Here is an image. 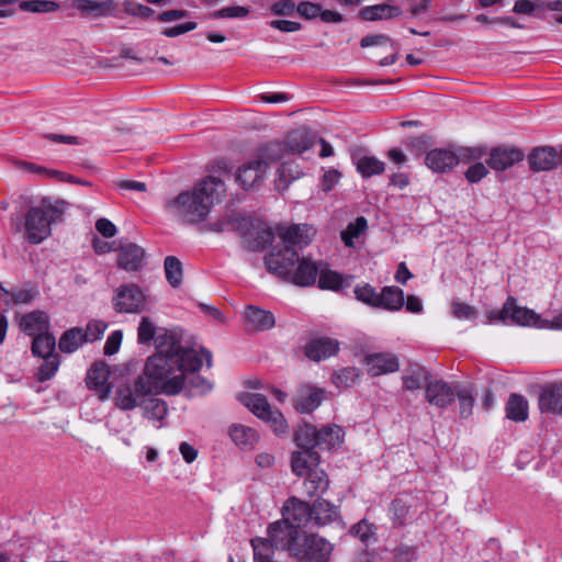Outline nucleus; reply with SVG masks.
I'll list each match as a JSON object with an SVG mask.
<instances>
[{
    "instance_id": "obj_1",
    "label": "nucleus",
    "mask_w": 562,
    "mask_h": 562,
    "mask_svg": "<svg viewBox=\"0 0 562 562\" xmlns=\"http://www.w3.org/2000/svg\"><path fill=\"white\" fill-rule=\"evenodd\" d=\"M157 352L147 358L142 376L155 393L177 395L184 389L186 373L200 371L203 359L212 366V353L205 348L198 353L182 344L179 329H161L156 338Z\"/></svg>"
},
{
    "instance_id": "obj_5",
    "label": "nucleus",
    "mask_w": 562,
    "mask_h": 562,
    "mask_svg": "<svg viewBox=\"0 0 562 562\" xmlns=\"http://www.w3.org/2000/svg\"><path fill=\"white\" fill-rule=\"evenodd\" d=\"M291 530L283 521H273L267 528V538L255 537L250 540L254 562H272L276 551H284L290 557Z\"/></svg>"
},
{
    "instance_id": "obj_48",
    "label": "nucleus",
    "mask_w": 562,
    "mask_h": 562,
    "mask_svg": "<svg viewBox=\"0 0 562 562\" xmlns=\"http://www.w3.org/2000/svg\"><path fill=\"white\" fill-rule=\"evenodd\" d=\"M142 407L144 416L151 420L161 422L168 413L166 402L160 398L146 396Z\"/></svg>"
},
{
    "instance_id": "obj_41",
    "label": "nucleus",
    "mask_w": 562,
    "mask_h": 562,
    "mask_svg": "<svg viewBox=\"0 0 562 562\" xmlns=\"http://www.w3.org/2000/svg\"><path fill=\"white\" fill-rule=\"evenodd\" d=\"M86 342L83 328L72 327L64 331L59 338L58 347L64 353H72Z\"/></svg>"
},
{
    "instance_id": "obj_64",
    "label": "nucleus",
    "mask_w": 562,
    "mask_h": 562,
    "mask_svg": "<svg viewBox=\"0 0 562 562\" xmlns=\"http://www.w3.org/2000/svg\"><path fill=\"white\" fill-rule=\"evenodd\" d=\"M394 552L397 562H412L417 559V549L412 544L401 543L395 548Z\"/></svg>"
},
{
    "instance_id": "obj_15",
    "label": "nucleus",
    "mask_w": 562,
    "mask_h": 562,
    "mask_svg": "<svg viewBox=\"0 0 562 562\" xmlns=\"http://www.w3.org/2000/svg\"><path fill=\"white\" fill-rule=\"evenodd\" d=\"M117 251V267L127 272L139 271L144 265L145 250L135 243H120Z\"/></svg>"
},
{
    "instance_id": "obj_36",
    "label": "nucleus",
    "mask_w": 562,
    "mask_h": 562,
    "mask_svg": "<svg viewBox=\"0 0 562 562\" xmlns=\"http://www.w3.org/2000/svg\"><path fill=\"white\" fill-rule=\"evenodd\" d=\"M402 13L401 8L386 3L364 7L360 11L361 19L366 21H378L383 19H392Z\"/></svg>"
},
{
    "instance_id": "obj_11",
    "label": "nucleus",
    "mask_w": 562,
    "mask_h": 562,
    "mask_svg": "<svg viewBox=\"0 0 562 562\" xmlns=\"http://www.w3.org/2000/svg\"><path fill=\"white\" fill-rule=\"evenodd\" d=\"M237 231L248 243L251 250H262L272 244L273 233L271 228L259 221H251L247 217H240Z\"/></svg>"
},
{
    "instance_id": "obj_23",
    "label": "nucleus",
    "mask_w": 562,
    "mask_h": 562,
    "mask_svg": "<svg viewBox=\"0 0 562 562\" xmlns=\"http://www.w3.org/2000/svg\"><path fill=\"white\" fill-rule=\"evenodd\" d=\"M276 324L274 315L255 305L247 306L245 311V326L248 331H263Z\"/></svg>"
},
{
    "instance_id": "obj_2",
    "label": "nucleus",
    "mask_w": 562,
    "mask_h": 562,
    "mask_svg": "<svg viewBox=\"0 0 562 562\" xmlns=\"http://www.w3.org/2000/svg\"><path fill=\"white\" fill-rule=\"evenodd\" d=\"M225 191V183L220 178L209 176L192 192H181L168 203V207L184 222L200 223L206 218L213 204L221 202Z\"/></svg>"
},
{
    "instance_id": "obj_3",
    "label": "nucleus",
    "mask_w": 562,
    "mask_h": 562,
    "mask_svg": "<svg viewBox=\"0 0 562 562\" xmlns=\"http://www.w3.org/2000/svg\"><path fill=\"white\" fill-rule=\"evenodd\" d=\"M267 270L282 280L299 286L315 284L323 262L300 258L295 249H278L265 256Z\"/></svg>"
},
{
    "instance_id": "obj_52",
    "label": "nucleus",
    "mask_w": 562,
    "mask_h": 562,
    "mask_svg": "<svg viewBox=\"0 0 562 562\" xmlns=\"http://www.w3.org/2000/svg\"><path fill=\"white\" fill-rule=\"evenodd\" d=\"M359 379V370L355 367H346L331 375V381L337 387H350Z\"/></svg>"
},
{
    "instance_id": "obj_10",
    "label": "nucleus",
    "mask_w": 562,
    "mask_h": 562,
    "mask_svg": "<svg viewBox=\"0 0 562 562\" xmlns=\"http://www.w3.org/2000/svg\"><path fill=\"white\" fill-rule=\"evenodd\" d=\"M312 520V505L296 497H291L283 505L282 518L278 521H283L289 530L294 531L292 537L295 540L302 533L301 528L306 527Z\"/></svg>"
},
{
    "instance_id": "obj_19",
    "label": "nucleus",
    "mask_w": 562,
    "mask_h": 562,
    "mask_svg": "<svg viewBox=\"0 0 562 562\" xmlns=\"http://www.w3.org/2000/svg\"><path fill=\"white\" fill-rule=\"evenodd\" d=\"M368 373L372 376L393 373L400 369L398 358L390 352H374L364 357Z\"/></svg>"
},
{
    "instance_id": "obj_61",
    "label": "nucleus",
    "mask_w": 562,
    "mask_h": 562,
    "mask_svg": "<svg viewBox=\"0 0 562 562\" xmlns=\"http://www.w3.org/2000/svg\"><path fill=\"white\" fill-rule=\"evenodd\" d=\"M472 162L473 164L464 172V176L468 182L476 183L487 176L488 170L480 160H474Z\"/></svg>"
},
{
    "instance_id": "obj_44",
    "label": "nucleus",
    "mask_w": 562,
    "mask_h": 562,
    "mask_svg": "<svg viewBox=\"0 0 562 562\" xmlns=\"http://www.w3.org/2000/svg\"><path fill=\"white\" fill-rule=\"evenodd\" d=\"M56 339L53 334L45 333L33 337L31 351L33 356L42 358L55 355Z\"/></svg>"
},
{
    "instance_id": "obj_37",
    "label": "nucleus",
    "mask_w": 562,
    "mask_h": 562,
    "mask_svg": "<svg viewBox=\"0 0 562 562\" xmlns=\"http://www.w3.org/2000/svg\"><path fill=\"white\" fill-rule=\"evenodd\" d=\"M350 286L349 278H344L342 274L321 267L318 273V288L322 290L340 291L344 288Z\"/></svg>"
},
{
    "instance_id": "obj_30",
    "label": "nucleus",
    "mask_w": 562,
    "mask_h": 562,
    "mask_svg": "<svg viewBox=\"0 0 562 562\" xmlns=\"http://www.w3.org/2000/svg\"><path fill=\"white\" fill-rule=\"evenodd\" d=\"M288 154H303L314 145V139L306 130H295L288 134L284 142Z\"/></svg>"
},
{
    "instance_id": "obj_58",
    "label": "nucleus",
    "mask_w": 562,
    "mask_h": 562,
    "mask_svg": "<svg viewBox=\"0 0 562 562\" xmlns=\"http://www.w3.org/2000/svg\"><path fill=\"white\" fill-rule=\"evenodd\" d=\"M108 324L104 321L91 319L83 329L86 342H92L102 338Z\"/></svg>"
},
{
    "instance_id": "obj_50",
    "label": "nucleus",
    "mask_w": 562,
    "mask_h": 562,
    "mask_svg": "<svg viewBox=\"0 0 562 562\" xmlns=\"http://www.w3.org/2000/svg\"><path fill=\"white\" fill-rule=\"evenodd\" d=\"M43 362L38 367L36 379L40 382L50 380L57 372L60 366V357L58 353L50 355L48 357H42Z\"/></svg>"
},
{
    "instance_id": "obj_27",
    "label": "nucleus",
    "mask_w": 562,
    "mask_h": 562,
    "mask_svg": "<svg viewBox=\"0 0 562 562\" xmlns=\"http://www.w3.org/2000/svg\"><path fill=\"white\" fill-rule=\"evenodd\" d=\"M313 521L317 526H326L339 517V508L330 502L318 497L312 504Z\"/></svg>"
},
{
    "instance_id": "obj_53",
    "label": "nucleus",
    "mask_w": 562,
    "mask_h": 562,
    "mask_svg": "<svg viewBox=\"0 0 562 562\" xmlns=\"http://www.w3.org/2000/svg\"><path fill=\"white\" fill-rule=\"evenodd\" d=\"M389 515L394 526H403L406 524L409 515V506L400 498L391 502Z\"/></svg>"
},
{
    "instance_id": "obj_34",
    "label": "nucleus",
    "mask_w": 562,
    "mask_h": 562,
    "mask_svg": "<svg viewBox=\"0 0 562 562\" xmlns=\"http://www.w3.org/2000/svg\"><path fill=\"white\" fill-rule=\"evenodd\" d=\"M430 372L422 366L412 367L403 376V387L407 391H416L426 387L431 380Z\"/></svg>"
},
{
    "instance_id": "obj_21",
    "label": "nucleus",
    "mask_w": 562,
    "mask_h": 562,
    "mask_svg": "<svg viewBox=\"0 0 562 562\" xmlns=\"http://www.w3.org/2000/svg\"><path fill=\"white\" fill-rule=\"evenodd\" d=\"M338 351L339 341L330 337L313 338L304 347L305 356L316 362L335 356Z\"/></svg>"
},
{
    "instance_id": "obj_57",
    "label": "nucleus",
    "mask_w": 562,
    "mask_h": 562,
    "mask_svg": "<svg viewBox=\"0 0 562 562\" xmlns=\"http://www.w3.org/2000/svg\"><path fill=\"white\" fill-rule=\"evenodd\" d=\"M75 5L85 15L101 16L103 15L109 5L98 0H76Z\"/></svg>"
},
{
    "instance_id": "obj_51",
    "label": "nucleus",
    "mask_w": 562,
    "mask_h": 562,
    "mask_svg": "<svg viewBox=\"0 0 562 562\" xmlns=\"http://www.w3.org/2000/svg\"><path fill=\"white\" fill-rule=\"evenodd\" d=\"M196 372L186 373L184 387L190 392L191 395H203L210 392L213 387L212 383L202 378Z\"/></svg>"
},
{
    "instance_id": "obj_46",
    "label": "nucleus",
    "mask_w": 562,
    "mask_h": 562,
    "mask_svg": "<svg viewBox=\"0 0 562 562\" xmlns=\"http://www.w3.org/2000/svg\"><path fill=\"white\" fill-rule=\"evenodd\" d=\"M165 276L168 283L177 289L182 284L183 269L181 261L175 256H167L164 261Z\"/></svg>"
},
{
    "instance_id": "obj_17",
    "label": "nucleus",
    "mask_w": 562,
    "mask_h": 562,
    "mask_svg": "<svg viewBox=\"0 0 562 562\" xmlns=\"http://www.w3.org/2000/svg\"><path fill=\"white\" fill-rule=\"evenodd\" d=\"M109 366L103 361H98L88 370L86 384L88 389L98 393L100 400L104 401L110 396L111 385L109 383Z\"/></svg>"
},
{
    "instance_id": "obj_18",
    "label": "nucleus",
    "mask_w": 562,
    "mask_h": 562,
    "mask_svg": "<svg viewBox=\"0 0 562 562\" xmlns=\"http://www.w3.org/2000/svg\"><path fill=\"white\" fill-rule=\"evenodd\" d=\"M525 154L516 147H495L491 150L486 164L495 171H504L514 165L522 161Z\"/></svg>"
},
{
    "instance_id": "obj_60",
    "label": "nucleus",
    "mask_w": 562,
    "mask_h": 562,
    "mask_svg": "<svg viewBox=\"0 0 562 562\" xmlns=\"http://www.w3.org/2000/svg\"><path fill=\"white\" fill-rule=\"evenodd\" d=\"M263 422L269 424V426L271 427V429L273 430V432L277 436L284 435L288 431V423H286L283 414L278 409H273L269 414V416H267L263 419Z\"/></svg>"
},
{
    "instance_id": "obj_9",
    "label": "nucleus",
    "mask_w": 562,
    "mask_h": 562,
    "mask_svg": "<svg viewBox=\"0 0 562 562\" xmlns=\"http://www.w3.org/2000/svg\"><path fill=\"white\" fill-rule=\"evenodd\" d=\"M155 391L145 381V376L138 375L133 384L123 383L116 389L114 403L122 411H132L142 407L146 396L151 395Z\"/></svg>"
},
{
    "instance_id": "obj_63",
    "label": "nucleus",
    "mask_w": 562,
    "mask_h": 562,
    "mask_svg": "<svg viewBox=\"0 0 562 562\" xmlns=\"http://www.w3.org/2000/svg\"><path fill=\"white\" fill-rule=\"evenodd\" d=\"M322 5L318 3L302 1L296 7V12L300 16L311 20L319 16Z\"/></svg>"
},
{
    "instance_id": "obj_12",
    "label": "nucleus",
    "mask_w": 562,
    "mask_h": 562,
    "mask_svg": "<svg viewBox=\"0 0 562 562\" xmlns=\"http://www.w3.org/2000/svg\"><path fill=\"white\" fill-rule=\"evenodd\" d=\"M425 400L431 406L443 409L456 401V384L443 380H431L425 387Z\"/></svg>"
},
{
    "instance_id": "obj_42",
    "label": "nucleus",
    "mask_w": 562,
    "mask_h": 562,
    "mask_svg": "<svg viewBox=\"0 0 562 562\" xmlns=\"http://www.w3.org/2000/svg\"><path fill=\"white\" fill-rule=\"evenodd\" d=\"M294 442L300 450L315 451L317 443V429L311 424H303L294 432Z\"/></svg>"
},
{
    "instance_id": "obj_22",
    "label": "nucleus",
    "mask_w": 562,
    "mask_h": 562,
    "mask_svg": "<svg viewBox=\"0 0 562 562\" xmlns=\"http://www.w3.org/2000/svg\"><path fill=\"white\" fill-rule=\"evenodd\" d=\"M325 392L322 389L303 385L297 390L293 398L295 409L303 414L312 413L324 400Z\"/></svg>"
},
{
    "instance_id": "obj_43",
    "label": "nucleus",
    "mask_w": 562,
    "mask_h": 562,
    "mask_svg": "<svg viewBox=\"0 0 562 562\" xmlns=\"http://www.w3.org/2000/svg\"><path fill=\"white\" fill-rule=\"evenodd\" d=\"M285 154L288 151L284 142H271L259 149L256 160L263 161L268 170L272 162L279 161Z\"/></svg>"
},
{
    "instance_id": "obj_32",
    "label": "nucleus",
    "mask_w": 562,
    "mask_h": 562,
    "mask_svg": "<svg viewBox=\"0 0 562 562\" xmlns=\"http://www.w3.org/2000/svg\"><path fill=\"white\" fill-rule=\"evenodd\" d=\"M240 402L258 418L263 420L273 411L262 394L245 393L239 396Z\"/></svg>"
},
{
    "instance_id": "obj_55",
    "label": "nucleus",
    "mask_w": 562,
    "mask_h": 562,
    "mask_svg": "<svg viewBox=\"0 0 562 562\" xmlns=\"http://www.w3.org/2000/svg\"><path fill=\"white\" fill-rule=\"evenodd\" d=\"M353 293L358 301L376 308L380 292H376L371 284H359L353 289Z\"/></svg>"
},
{
    "instance_id": "obj_26",
    "label": "nucleus",
    "mask_w": 562,
    "mask_h": 562,
    "mask_svg": "<svg viewBox=\"0 0 562 562\" xmlns=\"http://www.w3.org/2000/svg\"><path fill=\"white\" fill-rule=\"evenodd\" d=\"M476 387L472 383L461 385L456 383V400L459 406V416L467 419L472 415L476 397Z\"/></svg>"
},
{
    "instance_id": "obj_20",
    "label": "nucleus",
    "mask_w": 562,
    "mask_h": 562,
    "mask_svg": "<svg viewBox=\"0 0 562 562\" xmlns=\"http://www.w3.org/2000/svg\"><path fill=\"white\" fill-rule=\"evenodd\" d=\"M527 160L533 172L549 171L559 166V154L551 146L536 147L529 153Z\"/></svg>"
},
{
    "instance_id": "obj_35",
    "label": "nucleus",
    "mask_w": 562,
    "mask_h": 562,
    "mask_svg": "<svg viewBox=\"0 0 562 562\" xmlns=\"http://www.w3.org/2000/svg\"><path fill=\"white\" fill-rule=\"evenodd\" d=\"M352 160L362 178L382 175L385 170V164L372 156L352 155Z\"/></svg>"
},
{
    "instance_id": "obj_40",
    "label": "nucleus",
    "mask_w": 562,
    "mask_h": 562,
    "mask_svg": "<svg viewBox=\"0 0 562 562\" xmlns=\"http://www.w3.org/2000/svg\"><path fill=\"white\" fill-rule=\"evenodd\" d=\"M229 436L243 449H251L259 440L257 431L244 425H233L229 428Z\"/></svg>"
},
{
    "instance_id": "obj_25",
    "label": "nucleus",
    "mask_w": 562,
    "mask_h": 562,
    "mask_svg": "<svg viewBox=\"0 0 562 562\" xmlns=\"http://www.w3.org/2000/svg\"><path fill=\"white\" fill-rule=\"evenodd\" d=\"M319 462L321 457L317 451L303 449L292 453L291 469L295 475L304 476L314 470H319Z\"/></svg>"
},
{
    "instance_id": "obj_29",
    "label": "nucleus",
    "mask_w": 562,
    "mask_h": 562,
    "mask_svg": "<svg viewBox=\"0 0 562 562\" xmlns=\"http://www.w3.org/2000/svg\"><path fill=\"white\" fill-rule=\"evenodd\" d=\"M404 291L397 286H383L379 293L376 308L391 312L400 311L404 306Z\"/></svg>"
},
{
    "instance_id": "obj_38",
    "label": "nucleus",
    "mask_w": 562,
    "mask_h": 562,
    "mask_svg": "<svg viewBox=\"0 0 562 562\" xmlns=\"http://www.w3.org/2000/svg\"><path fill=\"white\" fill-rule=\"evenodd\" d=\"M505 411L508 419L517 423L525 422L528 418V402L522 395L513 393L508 397Z\"/></svg>"
},
{
    "instance_id": "obj_6",
    "label": "nucleus",
    "mask_w": 562,
    "mask_h": 562,
    "mask_svg": "<svg viewBox=\"0 0 562 562\" xmlns=\"http://www.w3.org/2000/svg\"><path fill=\"white\" fill-rule=\"evenodd\" d=\"M486 155L484 147H461L458 153L446 148H435L425 156V165L434 172L451 171L459 162L481 160Z\"/></svg>"
},
{
    "instance_id": "obj_54",
    "label": "nucleus",
    "mask_w": 562,
    "mask_h": 562,
    "mask_svg": "<svg viewBox=\"0 0 562 562\" xmlns=\"http://www.w3.org/2000/svg\"><path fill=\"white\" fill-rule=\"evenodd\" d=\"M59 8L58 3L49 0H24L20 3V9L25 12L45 13L54 12Z\"/></svg>"
},
{
    "instance_id": "obj_49",
    "label": "nucleus",
    "mask_w": 562,
    "mask_h": 562,
    "mask_svg": "<svg viewBox=\"0 0 562 562\" xmlns=\"http://www.w3.org/2000/svg\"><path fill=\"white\" fill-rule=\"evenodd\" d=\"M378 528L366 518L361 519L350 528V535L358 538L363 543L376 541Z\"/></svg>"
},
{
    "instance_id": "obj_13",
    "label": "nucleus",
    "mask_w": 562,
    "mask_h": 562,
    "mask_svg": "<svg viewBox=\"0 0 562 562\" xmlns=\"http://www.w3.org/2000/svg\"><path fill=\"white\" fill-rule=\"evenodd\" d=\"M278 235L284 245L282 249H303L311 244L315 231L307 224H293L289 227H278Z\"/></svg>"
},
{
    "instance_id": "obj_31",
    "label": "nucleus",
    "mask_w": 562,
    "mask_h": 562,
    "mask_svg": "<svg viewBox=\"0 0 562 562\" xmlns=\"http://www.w3.org/2000/svg\"><path fill=\"white\" fill-rule=\"evenodd\" d=\"M344 439V429L338 425H327L317 429L316 448L330 450L339 446Z\"/></svg>"
},
{
    "instance_id": "obj_14",
    "label": "nucleus",
    "mask_w": 562,
    "mask_h": 562,
    "mask_svg": "<svg viewBox=\"0 0 562 562\" xmlns=\"http://www.w3.org/2000/svg\"><path fill=\"white\" fill-rule=\"evenodd\" d=\"M266 175L267 165L263 161L254 159L237 169L235 180L240 188L249 191L259 188Z\"/></svg>"
},
{
    "instance_id": "obj_39",
    "label": "nucleus",
    "mask_w": 562,
    "mask_h": 562,
    "mask_svg": "<svg viewBox=\"0 0 562 562\" xmlns=\"http://www.w3.org/2000/svg\"><path fill=\"white\" fill-rule=\"evenodd\" d=\"M305 476L306 479L303 485L310 497H313L316 494H323L328 490L329 479L323 469L314 470Z\"/></svg>"
},
{
    "instance_id": "obj_16",
    "label": "nucleus",
    "mask_w": 562,
    "mask_h": 562,
    "mask_svg": "<svg viewBox=\"0 0 562 562\" xmlns=\"http://www.w3.org/2000/svg\"><path fill=\"white\" fill-rule=\"evenodd\" d=\"M144 296L136 285H122L113 299V307L117 313H135L143 305Z\"/></svg>"
},
{
    "instance_id": "obj_33",
    "label": "nucleus",
    "mask_w": 562,
    "mask_h": 562,
    "mask_svg": "<svg viewBox=\"0 0 562 562\" xmlns=\"http://www.w3.org/2000/svg\"><path fill=\"white\" fill-rule=\"evenodd\" d=\"M9 546L13 548L0 552V562H9L12 558H21V562H24L23 559H31L35 557L34 554H29V551L45 548L41 542L33 543L25 539L22 540L19 546H16L15 542Z\"/></svg>"
},
{
    "instance_id": "obj_28",
    "label": "nucleus",
    "mask_w": 562,
    "mask_h": 562,
    "mask_svg": "<svg viewBox=\"0 0 562 562\" xmlns=\"http://www.w3.org/2000/svg\"><path fill=\"white\" fill-rule=\"evenodd\" d=\"M21 327L29 336H37L49 330V319L45 312L34 311L22 317Z\"/></svg>"
},
{
    "instance_id": "obj_47",
    "label": "nucleus",
    "mask_w": 562,
    "mask_h": 562,
    "mask_svg": "<svg viewBox=\"0 0 562 562\" xmlns=\"http://www.w3.org/2000/svg\"><path fill=\"white\" fill-rule=\"evenodd\" d=\"M368 228V222L366 217L359 216L353 222H350L346 229L341 231L340 237L346 247L353 248V239L360 237L366 233Z\"/></svg>"
},
{
    "instance_id": "obj_24",
    "label": "nucleus",
    "mask_w": 562,
    "mask_h": 562,
    "mask_svg": "<svg viewBox=\"0 0 562 562\" xmlns=\"http://www.w3.org/2000/svg\"><path fill=\"white\" fill-rule=\"evenodd\" d=\"M538 402L541 412L562 414V381L547 384Z\"/></svg>"
},
{
    "instance_id": "obj_59",
    "label": "nucleus",
    "mask_w": 562,
    "mask_h": 562,
    "mask_svg": "<svg viewBox=\"0 0 562 562\" xmlns=\"http://www.w3.org/2000/svg\"><path fill=\"white\" fill-rule=\"evenodd\" d=\"M249 13V8L247 7H240V5H234V7H226L221 10L214 11L209 13V19H243L246 18Z\"/></svg>"
},
{
    "instance_id": "obj_45",
    "label": "nucleus",
    "mask_w": 562,
    "mask_h": 562,
    "mask_svg": "<svg viewBox=\"0 0 562 562\" xmlns=\"http://www.w3.org/2000/svg\"><path fill=\"white\" fill-rule=\"evenodd\" d=\"M301 171L293 162H283L277 170L276 189L285 191L293 180L299 179Z\"/></svg>"
},
{
    "instance_id": "obj_8",
    "label": "nucleus",
    "mask_w": 562,
    "mask_h": 562,
    "mask_svg": "<svg viewBox=\"0 0 562 562\" xmlns=\"http://www.w3.org/2000/svg\"><path fill=\"white\" fill-rule=\"evenodd\" d=\"M486 323H502L505 325L546 327L542 318L533 310L519 306L514 296H508L501 310H491L485 314Z\"/></svg>"
},
{
    "instance_id": "obj_62",
    "label": "nucleus",
    "mask_w": 562,
    "mask_h": 562,
    "mask_svg": "<svg viewBox=\"0 0 562 562\" xmlns=\"http://www.w3.org/2000/svg\"><path fill=\"white\" fill-rule=\"evenodd\" d=\"M452 314L459 319H475L477 315V311L474 306L462 303V302H453L451 305Z\"/></svg>"
},
{
    "instance_id": "obj_56",
    "label": "nucleus",
    "mask_w": 562,
    "mask_h": 562,
    "mask_svg": "<svg viewBox=\"0 0 562 562\" xmlns=\"http://www.w3.org/2000/svg\"><path fill=\"white\" fill-rule=\"evenodd\" d=\"M157 327L154 322L147 317H142L137 328V340L142 345H147L151 340L156 341L158 334L156 335Z\"/></svg>"
},
{
    "instance_id": "obj_4",
    "label": "nucleus",
    "mask_w": 562,
    "mask_h": 562,
    "mask_svg": "<svg viewBox=\"0 0 562 562\" xmlns=\"http://www.w3.org/2000/svg\"><path fill=\"white\" fill-rule=\"evenodd\" d=\"M68 203L64 200L44 198L40 205L31 207L25 215V234L27 240L37 245L52 233V224L63 221Z\"/></svg>"
},
{
    "instance_id": "obj_7",
    "label": "nucleus",
    "mask_w": 562,
    "mask_h": 562,
    "mask_svg": "<svg viewBox=\"0 0 562 562\" xmlns=\"http://www.w3.org/2000/svg\"><path fill=\"white\" fill-rule=\"evenodd\" d=\"M334 546L317 533L303 532L290 543V558L297 562H328Z\"/></svg>"
}]
</instances>
